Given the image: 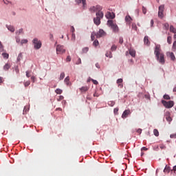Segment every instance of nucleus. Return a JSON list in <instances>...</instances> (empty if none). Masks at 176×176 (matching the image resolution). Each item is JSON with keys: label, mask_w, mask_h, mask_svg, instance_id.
<instances>
[{"label": "nucleus", "mask_w": 176, "mask_h": 176, "mask_svg": "<svg viewBox=\"0 0 176 176\" xmlns=\"http://www.w3.org/2000/svg\"><path fill=\"white\" fill-rule=\"evenodd\" d=\"M30 74H31V72H30L28 71L26 72V76H27V78H30V76H31V75Z\"/></svg>", "instance_id": "50"}, {"label": "nucleus", "mask_w": 176, "mask_h": 176, "mask_svg": "<svg viewBox=\"0 0 176 176\" xmlns=\"http://www.w3.org/2000/svg\"><path fill=\"white\" fill-rule=\"evenodd\" d=\"M64 53H65V48H64V46L58 45L56 46V54H64Z\"/></svg>", "instance_id": "8"}, {"label": "nucleus", "mask_w": 176, "mask_h": 176, "mask_svg": "<svg viewBox=\"0 0 176 176\" xmlns=\"http://www.w3.org/2000/svg\"><path fill=\"white\" fill-rule=\"evenodd\" d=\"M92 82H93L94 85H98V81H97L96 80H92Z\"/></svg>", "instance_id": "54"}, {"label": "nucleus", "mask_w": 176, "mask_h": 176, "mask_svg": "<svg viewBox=\"0 0 176 176\" xmlns=\"http://www.w3.org/2000/svg\"><path fill=\"white\" fill-rule=\"evenodd\" d=\"M96 14V17L94 19V23L96 25H100V24H101V19L104 17V12H98Z\"/></svg>", "instance_id": "3"}, {"label": "nucleus", "mask_w": 176, "mask_h": 176, "mask_svg": "<svg viewBox=\"0 0 176 176\" xmlns=\"http://www.w3.org/2000/svg\"><path fill=\"white\" fill-rule=\"evenodd\" d=\"M129 53L130 56H131L132 57H135V50L130 49L129 50Z\"/></svg>", "instance_id": "19"}, {"label": "nucleus", "mask_w": 176, "mask_h": 176, "mask_svg": "<svg viewBox=\"0 0 176 176\" xmlns=\"http://www.w3.org/2000/svg\"><path fill=\"white\" fill-rule=\"evenodd\" d=\"M107 25H109V27H111L114 32H119V27H118V25H116V23L113 22V21H108Z\"/></svg>", "instance_id": "4"}, {"label": "nucleus", "mask_w": 176, "mask_h": 176, "mask_svg": "<svg viewBox=\"0 0 176 176\" xmlns=\"http://www.w3.org/2000/svg\"><path fill=\"white\" fill-rule=\"evenodd\" d=\"M89 10L91 12H96V13H98V12H101V10H102V7L100 6H92L89 8Z\"/></svg>", "instance_id": "9"}, {"label": "nucleus", "mask_w": 176, "mask_h": 176, "mask_svg": "<svg viewBox=\"0 0 176 176\" xmlns=\"http://www.w3.org/2000/svg\"><path fill=\"white\" fill-rule=\"evenodd\" d=\"M172 50L173 52H175V50H176V41H174V43L173 44Z\"/></svg>", "instance_id": "32"}, {"label": "nucleus", "mask_w": 176, "mask_h": 176, "mask_svg": "<svg viewBox=\"0 0 176 176\" xmlns=\"http://www.w3.org/2000/svg\"><path fill=\"white\" fill-rule=\"evenodd\" d=\"M137 133H138V134H141V133H142V129H138L137 130Z\"/></svg>", "instance_id": "55"}, {"label": "nucleus", "mask_w": 176, "mask_h": 176, "mask_svg": "<svg viewBox=\"0 0 176 176\" xmlns=\"http://www.w3.org/2000/svg\"><path fill=\"white\" fill-rule=\"evenodd\" d=\"M18 32L19 35H20V34L23 33V29H20Z\"/></svg>", "instance_id": "60"}, {"label": "nucleus", "mask_w": 176, "mask_h": 176, "mask_svg": "<svg viewBox=\"0 0 176 176\" xmlns=\"http://www.w3.org/2000/svg\"><path fill=\"white\" fill-rule=\"evenodd\" d=\"M15 72H16V74H19V71L18 67H15Z\"/></svg>", "instance_id": "57"}, {"label": "nucleus", "mask_w": 176, "mask_h": 176, "mask_svg": "<svg viewBox=\"0 0 176 176\" xmlns=\"http://www.w3.org/2000/svg\"><path fill=\"white\" fill-rule=\"evenodd\" d=\"M162 104H163L165 108H173V107H174V102L173 100H170L168 102L166 100H162Z\"/></svg>", "instance_id": "6"}, {"label": "nucleus", "mask_w": 176, "mask_h": 176, "mask_svg": "<svg viewBox=\"0 0 176 176\" xmlns=\"http://www.w3.org/2000/svg\"><path fill=\"white\" fill-rule=\"evenodd\" d=\"M167 57H169L172 61H175V55H174L173 52H166Z\"/></svg>", "instance_id": "10"}, {"label": "nucleus", "mask_w": 176, "mask_h": 176, "mask_svg": "<svg viewBox=\"0 0 176 176\" xmlns=\"http://www.w3.org/2000/svg\"><path fill=\"white\" fill-rule=\"evenodd\" d=\"M3 82V78L0 77V83H2Z\"/></svg>", "instance_id": "61"}, {"label": "nucleus", "mask_w": 176, "mask_h": 176, "mask_svg": "<svg viewBox=\"0 0 176 176\" xmlns=\"http://www.w3.org/2000/svg\"><path fill=\"white\" fill-rule=\"evenodd\" d=\"M35 79H36V78H35V76H32L31 77V80H32L33 83H35Z\"/></svg>", "instance_id": "47"}, {"label": "nucleus", "mask_w": 176, "mask_h": 176, "mask_svg": "<svg viewBox=\"0 0 176 176\" xmlns=\"http://www.w3.org/2000/svg\"><path fill=\"white\" fill-rule=\"evenodd\" d=\"M89 90V87L85 86L80 88V91L81 93H86Z\"/></svg>", "instance_id": "16"}, {"label": "nucleus", "mask_w": 176, "mask_h": 176, "mask_svg": "<svg viewBox=\"0 0 176 176\" xmlns=\"http://www.w3.org/2000/svg\"><path fill=\"white\" fill-rule=\"evenodd\" d=\"M106 57H109V58H112V53H111V52H107Z\"/></svg>", "instance_id": "35"}, {"label": "nucleus", "mask_w": 176, "mask_h": 176, "mask_svg": "<svg viewBox=\"0 0 176 176\" xmlns=\"http://www.w3.org/2000/svg\"><path fill=\"white\" fill-rule=\"evenodd\" d=\"M33 45L34 46V49L36 50H39L40 47H42V42L36 38H34Z\"/></svg>", "instance_id": "5"}, {"label": "nucleus", "mask_w": 176, "mask_h": 176, "mask_svg": "<svg viewBox=\"0 0 176 176\" xmlns=\"http://www.w3.org/2000/svg\"><path fill=\"white\" fill-rule=\"evenodd\" d=\"M137 25H135V23H133L132 24V30H133L134 31H137Z\"/></svg>", "instance_id": "37"}, {"label": "nucleus", "mask_w": 176, "mask_h": 176, "mask_svg": "<svg viewBox=\"0 0 176 176\" xmlns=\"http://www.w3.org/2000/svg\"><path fill=\"white\" fill-rule=\"evenodd\" d=\"M83 53H87L89 52V47H85L82 49Z\"/></svg>", "instance_id": "42"}, {"label": "nucleus", "mask_w": 176, "mask_h": 176, "mask_svg": "<svg viewBox=\"0 0 176 176\" xmlns=\"http://www.w3.org/2000/svg\"><path fill=\"white\" fill-rule=\"evenodd\" d=\"M107 33L102 29H100L98 32H93L91 35V41H94L96 38H102V36H105Z\"/></svg>", "instance_id": "2"}, {"label": "nucleus", "mask_w": 176, "mask_h": 176, "mask_svg": "<svg viewBox=\"0 0 176 176\" xmlns=\"http://www.w3.org/2000/svg\"><path fill=\"white\" fill-rule=\"evenodd\" d=\"M153 134L155 135V137H159V131L157 129H154Z\"/></svg>", "instance_id": "25"}, {"label": "nucleus", "mask_w": 176, "mask_h": 176, "mask_svg": "<svg viewBox=\"0 0 176 176\" xmlns=\"http://www.w3.org/2000/svg\"><path fill=\"white\" fill-rule=\"evenodd\" d=\"M71 31H72V34H74V32H75V28H74V26L71 27Z\"/></svg>", "instance_id": "51"}, {"label": "nucleus", "mask_w": 176, "mask_h": 176, "mask_svg": "<svg viewBox=\"0 0 176 176\" xmlns=\"http://www.w3.org/2000/svg\"><path fill=\"white\" fill-rule=\"evenodd\" d=\"M56 111H63V109L58 107V108H56Z\"/></svg>", "instance_id": "62"}, {"label": "nucleus", "mask_w": 176, "mask_h": 176, "mask_svg": "<svg viewBox=\"0 0 176 176\" xmlns=\"http://www.w3.org/2000/svg\"><path fill=\"white\" fill-rule=\"evenodd\" d=\"M76 64L79 65V64H82V60L80 59V58H78V61L76 63Z\"/></svg>", "instance_id": "48"}, {"label": "nucleus", "mask_w": 176, "mask_h": 176, "mask_svg": "<svg viewBox=\"0 0 176 176\" xmlns=\"http://www.w3.org/2000/svg\"><path fill=\"white\" fill-rule=\"evenodd\" d=\"M23 58V54L20 53L19 55H18V57H17V61H21V59Z\"/></svg>", "instance_id": "28"}, {"label": "nucleus", "mask_w": 176, "mask_h": 176, "mask_svg": "<svg viewBox=\"0 0 176 176\" xmlns=\"http://www.w3.org/2000/svg\"><path fill=\"white\" fill-rule=\"evenodd\" d=\"M158 17H160V19H163V17H164V5H161L159 6Z\"/></svg>", "instance_id": "7"}, {"label": "nucleus", "mask_w": 176, "mask_h": 176, "mask_svg": "<svg viewBox=\"0 0 176 176\" xmlns=\"http://www.w3.org/2000/svg\"><path fill=\"white\" fill-rule=\"evenodd\" d=\"M132 19H131V16H130V15H127L125 17V21L126 23V24H131V21H132Z\"/></svg>", "instance_id": "13"}, {"label": "nucleus", "mask_w": 176, "mask_h": 176, "mask_svg": "<svg viewBox=\"0 0 176 176\" xmlns=\"http://www.w3.org/2000/svg\"><path fill=\"white\" fill-rule=\"evenodd\" d=\"M167 43L169 44V45H171V43H172V38H171V36H168V38H167Z\"/></svg>", "instance_id": "31"}, {"label": "nucleus", "mask_w": 176, "mask_h": 176, "mask_svg": "<svg viewBox=\"0 0 176 176\" xmlns=\"http://www.w3.org/2000/svg\"><path fill=\"white\" fill-rule=\"evenodd\" d=\"M123 79L120 78L117 80V84L118 85V87H123Z\"/></svg>", "instance_id": "18"}, {"label": "nucleus", "mask_w": 176, "mask_h": 176, "mask_svg": "<svg viewBox=\"0 0 176 176\" xmlns=\"http://www.w3.org/2000/svg\"><path fill=\"white\" fill-rule=\"evenodd\" d=\"M130 113H131V111H130V109L125 110L122 115V119H126V118H127V116H129Z\"/></svg>", "instance_id": "11"}, {"label": "nucleus", "mask_w": 176, "mask_h": 176, "mask_svg": "<svg viewBox=\"0 0 176 176\" xmlns=\"http://www.w3.org/2000/svg\"><path fill=\"white\" fill-rule=\"evenodd\" d=\"M160 149H166V146L162 144L160 146Z\"/></svg>", "instance_id": "53"}, {"label": "nucleus", "mask_w": 176, "mask_h": 176, "mask_svg": "<svg viewBox=\"0 0 176 176\" xmlns=\"http://www.w3.org/2000/svg\"><path fill=\"white\" fill-rule=\"evenodd\" d=\"M66 61H67V63H69V61H71V56H67V58H66Z\"/></svg>", "instance_id": "45"}, {"label": "nucleus", "mask_w": 176, "mask_h": 176, "mask_svg": "<svg viewBox=\"0 0 176 176\" xmlns=\"http://www.w3.org/2000/svg\"><path fill=\"white\" fill-rule=\"evenodd\" d=\"M171 167L166 165L164 169V173H166L167 174H168V173H170V171H171Z\"/></svg>", "instance_id": "17"}, {"label": "nucleus", "mask_w": 176, "mask_h": 176, "mask_svg": "<svg viewBox=\"0 0 176 176\" xmlns=\"http://www.w3.org/2000/svg\"><path fill=\"white\" fill-rule=\"evenodd\" d=\"M65 83H66V85H69V76H67L65 78Z\"/></svg>", "instance_id": "29"}, {"label": "nucleus", "mask_w": 176, "mask_h": 176, "mask_svg": "<svg viewBox=\"0 0 176 176\" xmlns=\"http://www.w3.org/2000/svg\"><path fill=\"white\" fill-rule=\"evenodd\" d=\"M166 120H167V122H171V120H173V118H171V117L170 116H166Z\"/></svg>", "instance_id": "41"}, {"label": "nucleus", "mask_w": 176, "mask_h": 176, "mask_svg": "<svg viewBox=\"0 0 176 176\" xmlns=\"http://www.w3.org/2000/svg\"><path fill=\"white\" fill-rule=\"evenodd\" d=\"M164 100H171V98L168 94L164 95Z\"/></svg>", "instance_id": "34"}, {"label": "nucleus", "mask_w": 176, "mask_h": 176, "mask_svg": "<svg viewBox=\"0 0 176 176\" xmlns=\"http://www.w3.org/2000/svg\"><path fill=\"white\" fill-rule=\"evenodd\" d=\"M144 45H146L147 46H150L151 42H149V38L148 36H145L144 38Z\"/></svg>", "instance_id": "14"}, {"label": "nucleus", "mask_w": 176, "mask_h": 176, "mask_svg": "<svg viewBox=\"0 0 176 176\" xmlns=\"http://www.w3.org/2000/svg\"><path fill=\"white\" fill-rule=\"evenodd\" d=\"M154 21H153V19H152L151 21V27H153V24H154Z\"/></svg>", "instance_id": "58"}, {"label": "nucleus", "mask_w": 176, "mask_h": 176, "mask_svg": "<svg viewBox=\"0 0 176 176\" xmlns=\"http://www.w3.org/2000/svg\"><path fill=\"white\" fill-rule=\"evenodd\" d=\"M154 54L157 58V60L160 64H164V63H166V60H164V54H163V52H162V47L160 46V45H155Z\"/></svg>", "instance_id": "1"}, {"label": "nucleus", "mask_w": 176, "mask_h": 176, "mask_svg": "<svg viewBox=\"0 0 176 176\" xmlns=\"http://www.w3.org/2000/svg\"><path fill=\"white\" fill-rule=\"evenodd\" d=\"M55 93H56V94H61L63 93V91L60 89H56L55 90Z\"/></svg>", "instance_id": "30"}, {"label": "nucleus", "mask_w": 176, "mask_h": 176, "mask_svg": "<svg viewBox=\"0 0 176 176\" xmlns=\"http://www.w3.org/2000/svg\"><path fill=\"white\" fill-rule=\"evenodd\" d=\"M9 68H10V65L8 63H6L4 67H3V69L4 71H8V69H9Z\"/></svg>", "instance_id": "21"}, {"label": "nucleus", "mask_w": 176, "mask_h": 176, "mask_svg": "<svg viewBox=\"0 0 176 176\" xmlns=\"http://www.w3.org/2000/svg\"><path fill=\"white\" fill-rule=\"evenodd\" d=\"M76 39V36H75V33H72L71 41H72V42H75Z\"/></svg>", "instance_id": "27"}, {"label": "nucleus", "mask_w": 176, "mask_h": 176, "mask_svg": "<svg viewBox=\"0 0 176 176\" xmlns=\"http://www.w3.org/2000/svg\"><path fill=\"white\" fill-rule=\"evenodd\" d=\"M61 100H64V96H60L59 98L57 99V101H61Z\"/></svg>", "instance_id": "46"}, {"label": "nucleus", "mask_w": 176, "mask_h": 176, "mask_svg": "<svg viewBox=\"0 0 176 176\" xmlns=\"http://www.w3.org/2000/svg\"><path fill=\"white\" fill-rule=\"evenodd\" d=\"M65 78V74L64 72H62L59 77V80H63Z\"/></svg>", "instance_id": "24"}, {"label": "nucleus", "mask_w": 176, "mask_h": 176, "mask_svg": "<svg viewBox=\"0 0 176 176\" xmlns=\"http://www.w3.org/2000/svg\"><path fill=\"white\" fill-rule=\"evenodd\" d=\"M8 30L10 31L11 32H14V28L12 25L8 26L7 27Z\"/></svg>", "instance_id": "22"}, {"label": "nucleus", "mask_w": 176, "mask_h": 176, "mask_svg": "<svg viewBox=\"0 0 176 176\" xmlns=\"http://www.w3.org/2000/svg\"><path fill=\"white\" fill-rule=\"evenodd\" d=\"M16 41L17 43H20V38H17Z\"/></svg>", "instance_id": "64"}, {"label": "nucleus", "mask_w": 176, "mask_h": 176, "mask_svg": "<svg viewBox=\"0 0 176 176\" xmlns=\"http://www.w3.org/2000/svg\"><path fill=\"white\" fill-rule=\"evenodd\" d=\"M93 45L95 46V47H97V46H98L100 45L98 40H95L93 43Z\"/></svg>", "instance_id": "26"}, {"label": "nucleus", "mask_w": 176, "mask_h": 176, "mask_svg": "<svg viewBox=\"0 0 176 176\" xmlns=\"http://www.w3.org/2000/svg\"><path fill=\"white\" fill-rule=\"evenodd\" d=\"M147 150H148V148L146 147H142L141 148V151H147Z\"/></svg>", "instance_id": "59"}, {"label": "nucleus", "mask_w": 176, "mask_h": 176, "mask_svg": "<svg viewBox=\"0 0 176 176\" xmlns=\"http://www.w3.org/2000/svg\"><path fill=\"white\" fill-rule=\"evenodd\" d=\"M76 3H82V7L86 8V0H76Z\"/></svg>", "instance_id": "15"}, {"label": "nucleus", "mask_w": 176, "mask_h": 176, "mask_svg": "<svg viewBox=\"0 0 176 176\" xmlns=\"http://www.w3.org/2000/svg\"><path fill=\"white\" fill-rule=\"evenodd\" d=\"M108 105H109V107H113V105H115V102H113V101H109L108 102Z\"/></svg>", "instance_id": "36"}, {"label": "nucleus", "mask_w": 176, "mask_h": 176, "mask_svg": "<svg viewBox=\"0 0 176 176\" xmlns=\"http://www.w3.org/2000/svg\"><path fill=\"white\" fill-rule=\"evenodd\" d=\"M142 13L146 14V8L144 6L142 7Z\"/></svg>", "instance_id": "43"}, {"label": "nucleus", "mask_w": 176, "mask_h": 176, "mask_svg": "<svg viewBox=\"0 0 176 176\" xmlns=\"http://www.w3.org/2000/svg\"><path fill=\"white\" fill-rule=\"evenodd\" d=\"M170 137V138H176V133L171 134Z\"/></svg>", "instance_id": "52"}, {"label": "nucleus", "mask_w": 176, "mask_h": 176, "mask_svg": "<svg viewBox=\"0 0 176 176\" xmlns=\"http://www.w3.org/2000/svg\"><path fill=\"white\" fill-rule=\"evenodd\" d=\"M23 85H24L25 87H28V86H30V85H31V81L28 80V81L23 82Z\"/></svg>", "instance_id": "23"}, {"label": "nucleus", "mask_w": 176, "mask_h": 176, "mask_svg": "<svg viewBox=\"0 0 176 176\" xmlns=\"http://www.w3.org/2000/svg\"><path fill=\"white\" fill-rule=\"evenodd\" d=\"M171 171H176V166H173V168Z\"/></svg>", "instance_id": "63"}, {"label": "nucleus", "mask_w": 176, "mask_h": 176, "mask_svg": "<svg viewBox=\"0 0 176 176\" xmlns=\"http://www.w3.org/2000/svg\"><path fill=\"white\" fill-rule=\"evenodd\" d=\"M119 43H120L121 45H122V43H123V38L122 37H120Z\"/></svg>", "instance_id": "49"}, {"label": "nucleus", "mask_w": 176, "mask_h": 176, "mask_svg": "<svg viewBox=\"0 0 176 176\" xmlns=\"http://www.w3.org/2000/svg\"><path fill=\"white\" fill-rule=\"evenodd\" d=\"M94 97H100V94L96 92L95 94H94Z\"/></svg>", "instance_id": "56"}, {"label": "nucleus", "mask_w": 176, "mask_h": 176, "mask_svg": "<svg viewBox=\"0 0 176 176\" xmlns=\"http://www.w3.org/2000/svg\"><path fill=\"white\" fill-rule=\"evenodd\" d=\"M170 32H173V34H176V29L175 28L174 26L173 25L170 26Z\"/></svg>", "instance_id": "20"}, {"label": "nucleus", "mask_w": 176, "mask_h": 176, "mask_svg": "<svg viewBox=\"0 0 176 176\" xmlns=\"http://www.w3.org/2000/svg\"><path fill=\"white\" fill-rule=\"evenodd\" d=\"M107 19H115V13L108 12L106 14Z\"/></svg>", "instance_id": "12"}, {"label": "nucleus", "mask_w": 176, "mask_h": 176, "mask_svg": "<svg viewBox=\"0 0 176 176\" xmlns=\"http://www.w3.org/2000/svg\"><path fill=\"white\" fill-rule=\"evenodd\" d=\"M28 42V40L27 39H23L21 41V43L23 45V43H27Z\"/></svg>", "instance_id": "44"}, {"label": "nucleus", "mask_w": 176, "mask_h": 176, "mask_svg": "<svg viewBox=\"0 0 176 176\" xmlns=\"http://www.w3.org/2000/svg\"><path fill=\"white\" fill-rule=\"evenodd\" d=\"M111 49L112 52H115L118 49V47L116 45H113Z\"/></svg>", "instance_id": "39"}, {"label": "nucleus", "mask_w": 176, "mask_h": 176, "mask_svg": "<svg viewBox=\"0 0 176 176\" xmlns=\"http://www.w3.org/2000/svg\"><path fill=\"white\" fill-rule=\"evenodd\" d=\"M113 112L115 115H118V112H119V108H115L113 109Z\"/></svg>", "instance_id": "40"}, {"label": "nucleus", "mask_w": 176, "mask_h": 176, "mask_svg": "<svg viewBox=\"0 0 176 176\" xmlns=\"http://www.w3.org/2000/svg\"><path fill=\"white\" fill-rule=\"evenodd\" d=\"M2 56H3V58H9V54H8L3 53Z\"/></svg>", "instance_id": "38"}, {"label": "nucleus", "mask_w": 176, "mask_h": 176, "mask_svg": "<svg viewBox=\"0 0 176 176\" xmlns=\"http://www.w3.org/2000/svg\"><path fill=\"white\" fill-rule=\"evenodd\" d=\"M164 27L165 28V30H168V28H170V25L168 24V23H164Z\"/></svg>", "instance_id": "33"}]
</instances>
